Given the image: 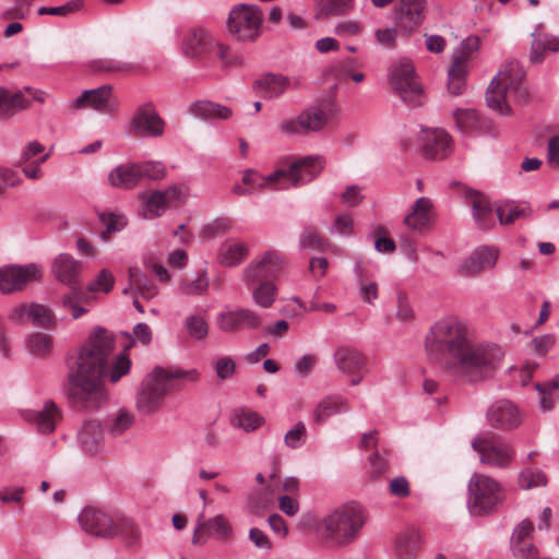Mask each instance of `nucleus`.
Here are the masks:
<instances>
[{
    "instance_id": "f257e3e1",
    "label": "nucleus",
    "mask_w": 559,
    "mask_h": 559,
    "mask_svg": "<svg viewBox=\"0 0 559 559\" xmlns=\"http://www.w3.org/2000/svg\"><path fill=\"white\" fill-rule=\"evenodd\" d=\"M426 348L439 359L443 371L454 381L477 383L499 364L501 349L476 342L467 322L455 316L441 318L429 329Z\"/></svg>"
},
{
    "instance_id": "f03ea898",
    "label": "nucleus",
    "mask_w": 559,
    "mask_h": 559,
    "mask_svg": "<svg viewBox=\"0 0 559 559\" xmlns=\"http://www.w3.org/2000/svg\"><path fill=\"white\" fill-rule=\"evenodd\" d=\"M115 336L96 328L80 347L68 373V399L79 409L99 407L107 401L106 379L117 383L131 368L126 355L114 357Z\"/></svg>"
},
{
    "instance_id": "7ed1b4c3",
    "label": "nucleus",
    "mask_w": 559,
    "mask_h": 559,
    "mask_svg": "<svg viewBox=\"0 0 559 559\" xmlns=\"http://www.w3.org/2000/svg\"><path fill=\"white\" fill-rule=\"evenodd\" d=\"M199 372L195 369L185 370L179 367L164 368L156 366L144 378L136 394V408L144 414L158 411L164 397L178 389L176 381L195 382Z\"/></svg>"
},
{
    "instance_id": "20e7f679",
    "label": "nucleus",
    "mask_w": 559,
    "mask_h": 559,
    "mask_svg": "<svg viewBox=\"0 0 559 559\" xmlns=\"http://www.w3.org/2000/svg\"><path fill=\"white\" fill-rule=\"evenodd\" d=\"M524 76L525 73L519 62H506L487 88L488 107L500 115H511L512 103H524L528 98Z\"/></svg>"
},
{
    "instance_id": "39448f33",
    "label": "nucleus",
    "mask_w": 559,
    "mask_h": 559,
    "mask_svg": "<svg viewBox=\"0 0 559 559\" xmlns=\"http://www.w3.org/2000/svg\"><path fill=\"white\" fill-rule=\"evenodd\" d=\"M324 168V159L321 156H305L297 158L287 168H280L269 176H262L253 170L243 173L245 185L263 189L275 185V189H286L288 185L297 187L300 183L314 179Z\"/></svg>"
},
{
    "instance_id": "423d86ee",
    "label": "nucleus",
    "mask_w": 559,
    "mask_h": 559,
    "mask_svg": "<svg viewBox=\"0 0 559 559\" xmlns=\"http://www.w3.org/2000/svg\"><path fill=\"white\" fill-rule=\"evenodd\" d=\"M362 510L356 504H343L322 518L318 532L331 547H345L359 535L365 524Z\"/></svg>"
},
{
    "instance_id": "0eeeda50",
    "label": "nucleus",
    "mask_w": 559,
    "mask_h": 559,
    "mask_svg": "<svg viewBox=\"0 0 559 559\" xmlns=\"http://www.w3.org/2000/svg\"><path fill=\"white\" fill-rule=\"evenodd\" d=\"M468 509L474 515L495 512L504 501L503 487L492 477L474 473L468 481Z\"/></svg>"
},
{
    "instance_id": "6e6552de",
    "label": "nucleus",
    "mask_w": 559,
    "mask_h": 559,
    "mask_svg": "<svg viewBox=\"0 0 559 559\" xmlns=\"http://www.w3.org/2000/svg\"><path fill=\"white\" fill-rule=\"evenodd\" d=\"M389 81L394 93L411 106H419L424 103L423 87L417 81L414 64L402 59L392 64Z\"/></svg>"
},
{
    "instance_id": "1a4fd4ad",
    "label": "nucleus",
    "mask_w": 559,
    "mask_h": 559,
    "mask_svg": "<svg viewBox=\"0 0 559 559\" xmlns=\"http://www.w3.org/2000/svg\"><path fill=\"white\" fill-rule=\"evenodd\" d=\"M472 447L478 453L480 463L492 468L507 469L515 459V450L512 444L495 438L490 433L475 437Z\"/></svg>"
},
{
    "instance_id": "9d476101",
    "label": "nucleus",
    "mask_w": 559,
    "mask_h": 559,
    "mask_svg": "<svg viewBox=\"0 0 559 559\" xmlns=\"http://www.w3.org/2000/svg\"><path fill=\"white\" fill-rule=\"evenodd\" d=\"M262 14L248 4L235 7L228 17V32L240 41H253L260 34Z\"/></svg>"
},
{
    "instance_id": "9b49d317",
    "label": "nucleus",
    "mask_w": 559,
    "mask_h": 559,
    "mask_svg": "<svg viewBox=\"0 0 559 559\" xmlns=\"http://www.w3.org/2000/svg\"><path fill=\"white\" fill-rule=\"evenodd\" d=\"M328 121L329 116L324 109L310 107L296 117L283 119L277 124V130L287 136L307 135L323 130Z\"/></svg>"
},
{
    "instance_id": "f8f14e48",
    "label": "nucleus",
    "mask_w": 559,
    "mask_h": 559,
    "mask_svg": "<svg viewBox=\"0 0 559 559\" xmlns=\"http://www.w3.org/2000/svg\"><path fill=\"white\" fill-rule=\"evenodd\" d=\"M286 267L284 255L276 250L265 251L259 259L251 261L242 271L247 285L276 278Z\"/></svg>"
},
{
    "instance_id": "ddd939ff",
    "label": "nucleus",
    "mask_w": 559,
    "mask_h": 559,
    "mask_svg": "<svg viewBox=\"0 0 559 559\" xmlns=\"http://www.w3.org/2000/svg\"><path fill=\"white\" fill-rule=\"evenodd\" d=\"M263 322V317L258 311L246 307L224 310L215 317L217 330L225 334H236L243 330H259Z\"/></svg>"
},
{
    "instance_id": "4468645a",
    "label": "nucleus",
    "mask_w": 559,
    "mask_h": 559,
    "mask_svg": "<svg viewBox=\"0 0 559 559\" xmlns=\"http://www.w3.org/2000/svg\"><path fill=\"white\" fill-rule=\"evenodd\" d=\"M142 205L140 215L145 219H153L162 216L166 210L183 200V189L181 186H169L165 190H154L150 193L141 194Z\"/></svg>"
},
{
    "instance_id": "2eb2a0df",
    "label": "nucleus",
    "mask_w": 559,
    "mask_h": 559,
    "mask_svg": "<svg viewBox=\"0 0 559 559\" xmlns=\"http://www.w3.org/2000/svg\"><path fill=\"white\" fill-rule=\"evenodd\" d=\"M39 278L40 267L37 264L4 266L0 269V290L3 294L22 290L29 282Z\"/></svg>"
},
{
    "instance_id": "dca6fc26",
    "label": "nucleus",
    "mask_w": 559,
    "mask_h": 559,
    "mask_svg": "<svg viewBox=\"0 0 559 559\" xmlns=\"http://www.w3.org/2000/svg\"><path fill=\"white\" fill-rule=\"evenodd\" d=\"M130 128L134 135L157 138L164 133L165 121L152 103H145L135 110Z\"/></svg>"
},
{
    "instance_id": "f3484780",
    "label": "nucleus",
    "mask_w": 559,
    "mask_h": 559,
    "mask_svg": "<svg viewBox=\"0 0 559 559\" xmlns=\"http://www.w3.org/2000/svg\"><path fill=\"white\" fill-rule=\"evenodd\" d=\"M79 522L82 528L92 535L100 537L118 535L116 521L103 510L85 508L79 515Z\"/></svg>"
},
{
    "instance_id": "a211bd4d",
    "label": "nucleus",
    "mask_w": 559,
    "mask_h": 559,
    "mask_svg": "<svg viewBox=\"0 0 559 559\" xmlns=\"http://www.w3.org/2000/svg\"><path fill=\"white\" fill-rule=\"evenodd\" d=\"M233 536V526L223 515L218 514L210 520H204V515L198 518V525L192 537L193 544H202L209 537H214L221 542H226Z\"/></svg>"
},
{
    "instance_id": "6ab92c4d",
    "label": "nucleus",
    "mask_w": 559,
    "mask_h": 559,
    "mask_svg": "<svg viewBox=\"0 0 559 559\" xmlns=\"http://www.w3.org/2000/svg\"><path fill=\"white\" fill-rule=\"evenodd\" d=\"M487 419L491 427L499 430H513L522 421L519 408L508 400L495 402L487 411Z\"/></svg>"
},
{
    "instance_id": "aec40b11",
    "label": "nucleus",
    "mask_w": 559,
    "mask_h": 559,
    "mask_svg": "<svg viewBox=\"0 0 559 559\" xmlns=\"http://www.w3.org/2000/svg\"><path fill=\"white\" fill-rule=\"evenodd\" d=\"M426 0H399L395 19L399 27L407 33L415 31L425 20Z\"/></svg>"
},
{
    "instance_id": "412c9836",
    "label": "nucleus",
    "mask_w": 559,
    "mask_h": 559,
    "mask_svg": "<svg viewBox=\"0 0 559 559\" xmlns=\"http://www.w3.org/2000/svg\"><path fill=\"white\" fill-rule=\"evenodd\" d=\"M464 197L472 209L477 226L484 230L492 228L495 226L493 212L496 211L488 197L473 189H466Z\"/></svg>"
},
{
    "instance_id": "4be33fe9",
    "label": "nucleus",
    "mask_w": 559,
    "mask_h": 559,
    "mask_svg": "<svg viewBox=\"0 0 559 559\" xmlns=\"http://www.w3.org/2000/svg\"><path fill=\"white\" fill-rule=\"evenodd\" d=\"M423 153L430 159H443L450 152L452 139L443 129H423Z\"/></svg>"
},
{
    "instance_id": "5701e85b",
    "label": "nucleus",
    "mask_w": 559,
    "mask_h": 559,
    "mask_svg": "<svg viewBox=\"0 0 559 559\" xmlns=\"http://www.w3.org/2000/svg\"><path fill=\"white\" fill-rule=\"evenodd\" d=\"M10 319L16 323L32 322L38 326H51L55 323L52 311L44 305H20L12 309Z\"/></svg>"
},
{
    "instance_id": "b1692460",
    "label": "nucleus",
    "mask_w": 559,
    "mask_h": 559,
    "mask_svg": "<svg viewBox=\"0 0 559 559\" xmlns=\"http://www.w3.org/2000/svg\"><path fill=\"white\" fill-rule=\"evenodd\" d=\"M498 257L499 252L496 248L480 247L461 264V273L466 276H474L492 269L497 263Z\"/></svg>"
},
{
    "instance_id": "393cba45",
    "label": "nucleus",
    "mask_w": 559,
    "mask_h": 559,
    "mask_svg": "<svg viewBox=\"0 0 559 559\" xmlns=\"http://www.w3.org/2000/svg\"><path fill=\"white\" fill-rule=\"evenodd\" d=\"M112 98L111 85H103L94 90L84 91L74 99L72 107L75 109L90 107L98 111H110Z\"/></svg>"
},
{
    "instance_id": "a878e982",
    "label": "nucleus",
    "mask_w": 559,
    "mask_h": 559,
    "mask_svg": "<svg viewBox=\"0 0 559 559\" xmlns=\"http://www.w3.org/2000/svg\"><path fill=\"white\" fill-rule=\"evenodd\" d=\"M52 274L55 277L68 286L79 285V276L82 272V262L75 260L68 253H60L52 262Z\"/></svg>"
},
{
    "instance_id": "bb28decb",
    "label": "nucleus",
    "mask_w": 559,
    "mask_h": 559,
    "mask_svg": "<svg viewBox=\"0 0 559 559\" xmlns=\"http://www.w3.org/2000/svg\"><path fill=\"white\" fill-rule=\"evenodd\" d=\"M404 224L414 231L423 233L432 224V202L426 197L415 201L411 212L405 216Z\"/></svg>"
},
{
    "instance_id": "cd10ccee",
    "label": "nucleus",
    "mask_w": 559,
    "mask_h": 559,
    "mask_svg": "<svg viewBox=\"0 0 559 559\" xmlns=\"http://www.w3.org/2000/svg\"><path fill=\"white\" fill-rule=\"evenodd\" d=\"M141 181L138 163H127L117 166L108 174V182L114 188L132 189Z\"/></svg>"
},
{
    "instance_id": "c85d7f7f",
    "label": "nucleus",
    "mask_w": 559,
    "mask_h": 559,
    "mask_svg": "<svg viewBox=\"0 0 559 559\" xmlns=\"http://www.w3.org/2000/svg\"><path fill=\"white\" fill-rule=\"evenodd\" d=\"M27 419L36 425L38 431L50 433L61 420V411L52 401H47L41 409L31 412Z\"/></svg>"
},
{
    "instance_id": "c756f323",
    "label": "nucleus",
    "mask_w": 559,
    "mask_h": 559,
    "mask_svg": "<svg viewBox=\"0 0 559 559\" xmlns=\"http://www.w3.org/2000/svg\"><path fill=\"white\" fill-rule=\"evenodd\" d=\"M214 38L202 28L191 29L185 37L183 40V52L188 57H199L214 47Z\"/></svg>"
},
{
    "instance_id": "7c9ffc66",
    "label": "nucleus",
    "mask_w": 559,
    "mask_h": 559,
    "mask_svg": "<svg viewBox=\"0 0 559 559\" xmlns=\"http://www.w3.org/2000/svg\"><path fill=\"white\" fill-rule=\"evenodd\" d=\"M421 535L415 527L401 532L395 538V554L399 559H413L421 548Z\"/></svg>"
},
{
    "instance_id": "2f4dec72",
    "label": "nucleus",
    "mask_w": 559,
    "mask_h": 559,
    "mask_svg": "<svg viewBox=\"0 0 559 559\" xmlns=\"http://www.w3.org/2000/svg\"><path fill=\"white\" fill-rule=\"evenodd\" d=\"M530 60L539 63L544 60L547 52L559 50V41L556 37L539 31V27L532 34Z\"/></svg>"
},
{
    "instance_id": "473e14b6",
    "label": "nucleus",
    "mask_w": 559,
    "mask_h": 559,
    "mask_svg": "<svg viewBox=\"0 0 559 559\" xmlns=\"http://www.w3.org/2000/svg\"><path fill=\"white\" fill-rule=\"evenodd\" d=\"M29 106L31 100L24 96L22 91L11 92L0 87V118L10 117Z\"/></svg>"
},
{
    "instance_id": "72a5a7b5",
    "label": "nucleus",
    "mask_w": 559,
    "mask_h": 559,
    "mask_svg": "<svg viewBox=\"0 0 559 559\" xmlns=\"http://www.w3.org/2000/svg\"><path fill=\"white\" fill-rule=\"evenodd\" d=\"M495 211L498 216L499 223L502 226L512 225L516 219L528 217L531 215V207L526 203H515L513 201H506L495 205Z\"/></svg>"
},
{
    "instance_id": "f704fd0d",
    "label": "nucleus",
    "mask_w": 559,
    "mask_h": 559,
    "mask_svg": "<svg viewBox=\"0 0 559 559\" xmlns=\"http://www.w3.org/2000/svg\"><path fill=\"white\" fill-rule=\"evenodd\" d=\"M348 404L341 395H328L323 397L313 411L316 424H322L332 415L348 411Z\"/></svg>"
},
{
    "instance_id": "c9c22d12",
    "label": "nucleus",
    "mask_w": 559,
    "mask_h": 559,
    "mask_svg": "<svg viewBox=\"0 0 559 559\" xmlns=\"http://www.w3.org/2000/svg\"><path fill=\"white\" fill-rule=\"evenodd\" d=\"M334 360L337 368L345 373H354L364 366V359L359 352L346 346L336 349Z\"/></svg>"
},
{
    "instance_id": "e433bc0d",
    "label": "nucleus",
    "mask_w": 559,
    "mask_h": 559,
    "mask_svg": "<svg viewBox=\"0 0 559 559\" xmlns=\"http://www.w3.org/2000/svg\"><path fill=\"white\" fill-rule=\"evenodd\" d=\"M249 253V248L241 241H226L221 246L218 259L225 266L239 264Z\"/></svg>"
},
{
    "instance_id": "4c0bfd02",
    "label": "nucleus",
    "mask_w": 559,
    "mask_h": 559,
    "mask_svg": "<svg viewBox=\"0 0 559 559\" xmlns=\"http://www.w3.org/2000/svg\"><path fill=\"white\" fill-rule=\"evenodd\" d=\"M267 98H276L290 86V80L281 74L269 73L255 82Z\"/></svg>"
},
{
    "instance_id": "58836bf2",
    "label": "nucleus",
    "mask_w": 559,
    "mask_h": 559,
    "mask_svg": "<svg viewBox=\"0 0 559 559\" xmlns=\"http://www.w3.org/2000/svg\"><path fill=\"white\" fill-rule=\"evenodd\" d=\"M191 112L203 119H228L231 117V109L210 100L195 102L191 106Z\"/></svg>"
},
{
    "instance_id": "ea45409f",
    "label": "nucleus",
    "mask_w": 559,
    "mask_h": 559,
    "mask_svg": "<svg viewBox=\"0 0 559 559\" xmlns=\"http://www.w3.org/2000/svg\"><path fill=\"white\" fill-rule=\"evenodd\" d=\"M252 300L261 309L271 308L277 297V286L272 281L258 282L252 285Z\"/></svg>"
},
{
    "instance_id": "a19ab883",
    "label": "nucleus",
    "mask_w": 559,
    "mask_h": 559,
    "mask_svg": "<svg viewBox=\"0 0 559 559\" xmlns=\"http://www.w3.org/2000/svg\"><path fill=\"white\" fill-rule=\"evenodd\" d=\"M87 300L88 296L79 286H74L70 293L62 297L61 304L64 309L71 312L73 319H79L87 312V309L83 307V304Z\"/></svg>"
},
{
    "instance_id": "79ce46f5",
    "label": "nucleus",
    "mask_w": 559,
    "mask_h": 559,
    "mask_svg": "<svg viewBox=\"0 0 559 559\" xmlns=\"http://www.w3.org/2000/svg\"><path fill=\"white\" fill-rule=\"evenodd\" d=\"M103 439V429L97 423L85 424L80 433L79 441L86 452L93 453L97 451Z\"/></svg>"
},
{
    "instance_id": "37998d69",
    "label": "nucleus",
    "mask_w": 559,
    "mask_h": 559,
    "mask_svg": "<svg viewBox=\"0 0 559 559\" xmlns=\"http://www.w3.org/2000/svg\"><path fill=\"white\" fill-rule=\"evenodd\" d=\"M130 287L134 288L142 298L151 299L158 293L156 285L138 269L129 270Z\"/></svg>"
},
{
    "instance_id": "c03bdc74",
    "label": "nucleus",
    "mask_w": 559,
    "mask_h": 559,
    "mask_svg": "<svg viewBox=\"0 0 559 559\" xmlns=\"http://www.w3.org/2000/svg\"><path fill=\"white\" fill-rule=\"evenodd\" d=\"M354 0H316L317 17L342 15L352 10Z\"/></svg>"
},
{
    "instance_id": "a18cd8bd",
    "label": "nucleus",
    "mask_w": 559,
    "mask_h": 559,
    "mask_svg": "<svg viewBox=\"0 0 559 559\" xmlns=\"http://www.w3.org/2000/svg\"><path fill=\"white\" fill-rule=\"evenodd\" d=\"M230 423L235 428L251 432L263 425L264 418L255 412L240 409L233 415Z\"/></svg>"
},
{
    "instance_id": "49530a36",
    "label": "nucleus",
    "mask_w": 559,
    "mask_h": 559,
    "mask_svg": "<svg viewBox=\"0 0 559 559\" xmlns=\"http://www.w3.org/2000/svg\"><path fill=\"white\" fill-rule=\"evenodd\" d=\"M28 352L37 357H45L52 349V338L45 333H33L26 341Z\"/></svg>"
},
{
    "instance_id": "de8ad7c7",
    "label": "nucleus",
    "mask_w": 559,
    "mask_h": 559,
    "mask_svg": "<svg viewBox=\"0 0 559 559\" xmlns=\"http://www.w3.org/2000/svg\"><path fill=\"white\" fill-rule=\"evenodd\" d=\"M453 118L457 129L462 132H472L479 126V117L475 109H456L453 112Z\"/></svg>"
},
{
    "instance_id": "09e8293b",
    "label": "nucleus",
    "mask_w": 559,
    "mask_h": 559,
    "mask_svg": "<svg viewBox=\"0 0 559 559\" xmlns=\"http://www.w3.org/2000/svg\"><path fill=\"white\" fill-rule=\"evenodd\" d=\"M536 389L542 395L540 406L544 411L552 409L555 405V392L559 389V379H552L551 381L537 383Z\"/></svg>"
},
{
    "instance_id": "8fccbe9b",
    "label": "nucleus",
    "mask_w": 559,
    "mask_h": 559,
    "mask_svg": "<svg viewBox=\"0 0 559 559\" xmlns=\"http://www.w3.org/2000/svg\"><path fill=\"white\" fill-rule=\"evenodd\" d=\"M519 484L523 489H531L534 487L545 486L547 484V477L539 469L525 468L519 476Z\"/></svg>"
},
{
    "instance_id": "3c124183",
    "label": "nucleus",
    "mask_w": 559,
    "mask_h": 559,
    "mask_svg": "<svg viewBox=\"0 0 559 559\" xmlns=\"http://www.w3.org/2000/svg\"><path fill=\"white\" fill-rule=\"evenodd\" d=\"M300 246L302 248H312L324 250L330 247V242L322 238L316 228H306L300 235Z\"/></svg>"
},
{
    "instance_id": "603ef678",
    "label": "nucleus",
    "mask_w": 559,
    "mask_h": 559,
    "mask_svg": "<svg viewBox=\"0 0 559 559\" xmlns=\"http://www.w3.org/2000/svg\"><path fill=\"white\" fill-rule=\"evenodd\" d=\"M186 326L189 335L195 340H203L209 333V324L201 316L193 314L187 318Z\"/></svg>"
},
{
    "instance_id": "864d4df0",
    "label": "nucleus",
    "mask_w": 559,
    "mask_h": 559,
    "mask_svg": "<svg viewBox=\"0 0 559 559\" xmlns=\"http://www.w3.org/2000/svg\"><path fill=\"white\" fill-rule=\"evenodd\" d=\"M466 71L462 70L460 67L450 69L448 83V91L450 94L457 96L464 92L466 87Z\"/></svg>"
},
{
    "instance_id": "5fc2aeb1",
    "label": "nucleus",
    "mask_w": 559,
    "mask_h": 559,
    "mask_svg": "<svg viewBox=\"0 0 559 559\" xmlns=\"http://www.w3.org/2000/svg\"><path fill=\"white\" fill-rule=\"evenodd\" d=\"M138 164L141 173V180L147 178L150 180L158 181L166 177V168L159 162H144Z\"/></svg>"
},
{
    "instance_id": "6e6d98bb",
    "label": "nucleus",
    "mask_w": 559,
    "mask_h": 559,
    "mask_svg": "<svg viewBox=\"0 0 559 559\" xmlns=\"http://www.w3.org/2000/svg\"><path fill=\"white\" fill-rule=\"evenodd\" d=\"M83 1L82 0H71L66 4L59 7H41L38 9L39 15L50 14V15H59L67 16L71 13L78 12L82 9Z\"/></svg>"
},
{
    "instance_id": "4d7b16f0",
    "label": "nucleus",
    "mask_w": 559,
    "mask_h": 559,
    "mask_svg": "<svg viewBox=\"0 0 559 559\" xmlns=\"http://www.w3.org/2000/svg\"><path fill=\"white\" fill-rule=\"evenodd\" d=\"M511 550L518 559H540L537 548L533 545L532 539L523 542H511Z\"/></svg>"
},
{
    "instance_id": "13d9d810",
    "label": "nucleus",
    "mask_w": 559,
    "mask_h": 559,
    "mask_svg": "<svg viewBox=\"0 0 559 559\" xmlns=\"http://www.w3.org/2000/svg\"><path fill=\"white\" fill-rule=\"evenodd\" d=\"M115 283L114 275L108 270H102L95 281L88 284L87 290L91 293H109Z\"/></svg>"
},
{
    "instance_id": "bf43d9fd",
    "label": "nucleus",
    "mask_w": 559,
    "mask_h": 559,
    "mask_svg": "<svg viewBox=\"0 0 559 559\" xmlns=\"http://www.w3.org/2000/svg\"><path fill=\"white\" fill-rule=\"evenodd\" d=\"M214 47L217 51V57L222 61V66L225 68H237L242 64V58L238 55H233L228 46L222 43H215Z\"/></svg>"
},
{
    "instance_id": "052dcab7",
    "label": "nucleus",
    "mask_w": 559,
    "mask_h": 559,
    "mask_svg": "<svg viewBox=\"0 0 559 559\" xmlns=\"http://www.w3.org/2000/svg\"><path fill=\"white\" fill-rule=\"evenodd\" d=\"M306 438V426L299 421L293 429H289L284 438V442L288 448L296 449L300 447Z\"/></svg>"
},
{
    "instance_id": "680f3d73",
    "label": "nucleus",
    "mask_w": 559,
    "mask_h": 559,
    "mask_svg": "<svg viewBox=\"0 0 559 559\" xmlns=\"http://www.w3.org/2000/svg\"><path fill=\"white\" fill-rule=\"evenodd\" d=\"M214 369L218 379L227 380L235 374L236 362L233 358L224 356L215 361Z\"/></svg>"
},
{
    "instance_id": "e2e57ef3",
    "label": "nucleus",
    "mask_w": 559,
    "mask_h": 559,
    "mask_svg": "<svg viewBox=\"0 0 559 559\" xmlns=\"http://www.w3.org/2000/svg\"><path fill=\"white\" fill-rule=\"evenodd\" d=\"M134 416L130 412L121 409L110 425V432L121 435L132 426Z\"/></svg>"
},
{
    "instance_id": "0e129e2a",
    "label": "nucleus",
    "mask_w": 559,
    "mask_h": 559,
    "mask_svg": "<svg viewBox=\"0 0 559 559\" xmlns=\"http://www.w3.org/2000/svg\"><path fill=\"white\" fill-rule=\"evenodd\" d=\"M116 525L118 526V534H121L124 538L134 542L140 537V530L132 519L120 518L116 521Z\"/></svg>"
},
{
    "instance_id": "69168bd1",
    "label": "nucleus",
    "mask_w": 559,
    "mask_h": 559,
    "mask_svg": "<svg viewBox=\"0 0 559 559\" xmlns=\"http://www.w3.org/2000/svg\"><path fill=\"white\" fill-rule=\"evenodd\" d=\"M368 462L370 464L369 473L373 478H379L385 475L389 471V464L384 456H382L379 452H374L368 457Z\"/></svg>"
},
{
    "instance_id": "338daca9",
    "label": "nucleus",
    "mask_w": 559,
    "mask_h": 559,
    "mask_svg": "<svg viewBox=\"0 0 559 559\" xmlns=\"http://www.w3.org/2000/svg\"><path fill=\"white\" fill-rule=\"evenodd\" d=\"M209 280L205 274L199 275L195 280L181 285L185 295H202L207 290Z\"/></svg>"
},
{
    "instance_id": "774afa93",
    "label": "nucleus",
    "mask_w": 559,
    "mask_h": 559,
    "mask_svg": "<svg viewBox=\"0 0 559 559\" xmlns=\"http://www.w3.org/2000/svg\"><path fill=\"white\" fill-rule=\"evenodd\" d=\"M389 492L396 498H407L411 495V485L406 477L400 476L390 480Z\"/></svg>"
}]
</instances>
